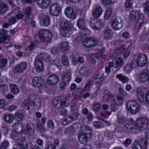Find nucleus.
I'll return each instance as SVG.
<instances>
[{
	"label": "nucleus",
	"instance_id": "obj_1",
	"mask_svg": "<svg viewBox=\"0 0 149 149\" xmlns=\"http://www.w3.org/2000/svg\"><path fill=\"white\" fill-rule=\"evenodd\" d=\"M134 120L131 118L125 120L122 122L125 127L128 130L132 128L146 129L148 125V120L143 117L138 118L134 123Z\"/></svg>",
	"mask_w": 149,
	"mask_h": 149
},
{
	"label": "nucleus",
	"instance_id": "obj_2",
	"mask_svg": "<svg viewBox=\"0 0 149 149\" xmlns=\"http://www.w3.org/2000/svg\"><path fill=\"white\" fill-rule=\"evenodd\" d=\"M72 25L69 22H63L60 23L59 31L61 35L65 37H69L71 34Z\"/></svg>",
	"mask_w": 149,
	"mask_h": 149
},
{
	"label": "nucleus",
	"instance_id": "obj_3",
	"mask_svg": "<svg viewBox=\"0 0 149 149\" xmlns=\"http://www.w3.org/2000/svg\"><path fill=\"white\" fill-rule=\"evenodd\" d=\"M126 106L129 112L132 114H136L139 111L140 105L136 101L129 100L127 102Z\"/></svg>",
	"mask_w": 149,
	"mask_h": 149
},
{
	"label": "nucleus",
	"instance_id": "obj_4",
	"mask_svg": "<svg viewBox=\"0 0 149 149\" xmlns=\"http://www.w3.org/2000/svg\"><path fill=\"white\" fill-rule=\"evenodd\" d=\"M63 1H59L56 3L52 4L50 9V13L53 16H57L61 12Z\"/></svg>",
	"mask_w": 149,
	"mask_h": 149
},
{
	"label": "nucleus",
	"instance_id": "obj_5",
	"mask_svg": "<svg viewBox=\"0 0 149 149\" xmlns=\"http://www.w3.org/2000/svg\"><path fill=\"white\" fill-rule=\"evenodd\" d=\"M38 34V38L41 41L45 42H49L51 41L52 35L49 30L41 29L39 31Z\"/></svg>",
	"mask_w": 149,
	"mask_h": 149
},
{
	"label": "nucleus",
	"instance_id": "obj_6",
	"mask_svg": "<svg viewBox=\"0 0 149 149\" xmlns=\"http://www.w3.org/2000/svg\"><path fill=\"white\" fill-rule=\"evenodd\" d=\"M98 43L97 39L94 38H88L84 40L82 42L83 45L87 48L92 47Z\"/></svg>",
	"mask_w": 149,
	"mask_h": 149
},
{
	"label": "nucleus",
	"instance_id": "obj_7",
	"mask_svg": "<svg viewBox=\"0 0 149 149\" xmlns=\"http://www.w3.org/2000/svg\"><path fill=\"white\" fill-rule=\"evenodd\" d=\"M27 63L25 62H21L16 65L13 70L14 73L19 74L23 72L26 69Z\"/></svg>",
	"mask_w": 149,
	"mask_h": 149
},
{
	"label": "nucleus",
	"instance_id": "obj_8",
	"mask_svg": "<svg viewBox=\"0 0 149 149\" xmlns=\"http://www.w3.org/2000/svg\"><path fill=\"white\" fill-rule=\"evenodd\" d=\"M147 61V57L143 54H140L137 55L136 63L139 67L144 66Z\"/></svg>",
	"mask_w": 149,
	"mask_h": 149
},
{
	"label": "nucleus",
	"instance_id": "obj_9",
	"mask_svg": "<svg viewBox=\"0 0 149 149\" xmlns=\"http://www.w3.org/2000/svg\"><path fill=\"white\" fill-rule=\"evenodd\" d=\"M43 16L40 22V24L45 26H47L49 25L50 23V18L49 16L48 15L47 11L44 10L42 13Z\"/></svg>",
	"mask_w": 149,
	"mask_h": 149
},
{
	"label": "nucleus",
	"instance_id": "obj_10",
	"mask_svg": "<svg viewBox=\"0 0 149 149\" xmlns=\"http://www.w3.org/2000/svg\"><path fill=\"white\" fill-rule=\"evenodd\" d=\"M113 29L115 30L120 29L123 25L121 19L118 17H116L112 22L111 24Z\"/></svg>",
	"mask_w": 149,
	"mask_h": 149
},
{
	"label": "nucleus",
	"instance_id": "obj_11",
	"mask_svg": "<svg viewBox=\"0 0 149 149\" xmlns=\"http://www.w3.org/2000/svg\"><path fill=\"white\" fill-rule=\"evenodd\" d=\"M79 116V114L76 111H74L71 113L70 115H68L65 118L64 121L67 124H69L73 120H77Z\"/></svg>",
	"mask_w": 149,
	"mask_h": 149
},
{
	"label": "nucleus",
	"instance_id": "obj_12",
	"mask_svg": "<svg viewBox=\"0 0 149 149\" xmlns=\"http://www.w3.org/2000/svg\"><path fill=\"white\" fill-rule=\"evenodd\" d=\"M149 77V69L145 68L140 72L139 76V80L142 82L147 81Z\"/></svg>",
	"mask_w": 149,
	"mask_h": 149
},
{
	"label": "nucleus",
	"instance_id": "obj_13",
	"mask_svg": "<svg viewBox=\"0 0 149 149\" xmlns=\"http://www.w3.org/2000/svg\"><path fill=\"white\" fill-rule=\"evenodd\" d=\"M91 27L95 29H100L102 27V22L97 19H91L90 21Z\"/></svg>",
	"mask_w": 149,
	"mask_h": 149
},
{
	"label": "nucleus",
	"instance_id": "obj_14",
	"mask_svg": "<svg viewBox=\"0 0 149 149\" xmlns=\"http://www.w3.org/2000/svg\"><path fill=\"white\" fill-rule=\"evenodd\" d=\"M91 137V136L84 133V131L80 132L79 134L78 139L80 143L85 144L88 142V138H90Z\"/></svg>",
	"mask_w": 149,
	"mask_h": 149
},
{
	"label": "nucleus",
	"instance_id": "obj_15",
	"mask_svg": "<svg viewBox=\"0 0 149 149\" xmlns=\"http://www.w3.org/2000/svg\"><path fill=\"white\" fill-rule=\"evenodd\" d=\"M36 95L31 94L29 96V100H25L24 101L23 104L24 105L27 107L28 108L30 106V102H32V104L34 105L36 104V101H37V99L36 98Z\"/></svg>",
	"mask_w": 149,
	"mask_h": 149
},
{
	"label": "nucleus",
	"instance_id": "obj_16",
	"mask_svg": "<svg viewBox=\"0 0 149 149\" xmlns=\"http://www.w3.org/2000/svg\"><path fill=\"white\" fill-rule=\"evenodd\" d=\"M102 36L104 39L108 40L111 39L113 36V33L111 29L106 28L102 32Z\"/></svg>",
	"mask_w": 149,
	"mask_h": 149
},
{
	"label": "nucleus",
	"instance_id": "obj_17",
	"mask_svg": "<svg viewBox=\"0 0 149 149\" xmlns=\"http://www.w3.org/2000/svg\"><path fill=\"white\" fill-rule=\"evenodd\" d=\"M34 65L36 70L38 72H41L44 69L43 64L39 58H37L35 59Z\"/></svg>",
	"mask_w": 149,
	"mask_h": 149
},
{
	"label": "nucleus",
	"instance_id": "obj_18",
	"mask_svg": "<svg viewBox=\"0 0 149 149\" xmlns=\"http://www.w3.org/2000/svg\"><path fill=\"white\" fill-rule=\"evenodd\" d=\"M47 80L49 84L53 85L57 83L59 81V78L57 76L53 74L48 77Z\"/></svg>",
	"mask_w": 149,
	"mask_h": 149
},
{
	"label": "nucleus",
	"instance_id": "obj_19",
	"mask_svg": "<svg viewBox=\"0 0 149 149\" xmlns=\"http://www.w3.org/2000/svg\"><path fill=\"white\" fill-rule=\"evenodd\" d=\"M13 128L15 131L18 133H23L25 131L23 129V126L20 123H15L13 125Z\"/></svg>",
	"mask_w": 149,
	"mask_h": 149
},
{
	"label": "nucleus",
	"instance_id": "obj_20",
	"mask_svg": "<svg viewBox=\"0 0 149 149\" xmlns=\"http://www.w3.org/2000/svg\"><path fill=\"white\" fill-rule=\"evenodd\" d=\"M65 13L68 17L72 19H74L76 17V15L74 13L73 10L71 7L67 8L65 10Z\"/></svg>",
	"mask_w": 149,
	"mask_h": 149
},
{
	"label": "nucleus",
	"instance_id": "obj_21",
	"mask_svg": "<svg viewBox=\"0 0 149 149\" xmlns=\"http://www.w3.org/2000/svg\"><path fill=\"white\" fill-rule=\"evenodd\" d=\"M50 2V0H37L38 6L42 9L47 7Z\"/></svg>",
	"mask_w": 149,
	"mask_h": 149
},
{
	"label": "nucleus",
	"instance_id": "obj_22",
	"mask_svg": "<svg viewBox=\"0 0 149 149\" xmlns=\"http://www.w3.org/2000/svg\"><path fill=\"white\" fill-rule=\"evenodd\" d=\"M104 93L103 100L104 101H108L111 100L112 102H113L114 99H113V95L110 92L107 90H105L104 91Z\"/></svg>",
	"mask_w": 149,
	"mask_h": 149
},
{
	"label": "nucleus",
	"instance_id": "obj_23",
	"mask_svg": "<svg viewBox=\"0 0 149 149\" xmlns=\"http://www.w3.org/2000/svg\"><path fill=\"white\" fill-rule=\"evenodd\" d=\"M141 149H147L148 145V140L147 138H143L139 142Z\"/></svg>",
	"mask_w": 149,
	"mask_h": 149
},
{
	"label": "nucleus",
	"instance_id": "obj_24",
	"mask_svg": "<svg viewBox=\"0 0 149 149\" xmlns=\"http://www.w3.org/2000/svg\"><path fill=\"white\" fill-rule=\"evenodd\" d=\"M42 81V80L40 77H35L33 78V84L36 87L40 88L41 86Z\"/></svg>",
	"mask_w": 149,
	"mask_h": 149
},
{
	"label": "nucleus",
	"instance_id": "obj_25",
	"mask_svg": "<svg viewBox=\"0 0 149 149\" xmlns=\"http://www.w3.org/2000/svg\"><path fill=\"white\" fill-rule=\"evenodd\" d=\"M60 48L62 52L65 54H67L69 52L70 47L67 42H63L60 46Z\"/></svg>",
	"mask_w": 149,
	"mask_h": 149
},
{
	"label": "nucleus",
	"instance_id": "obj_26",
	"mask_svg": "<svg viewBox=\"0 0 149 149\" xmlns=\"http://www.w3.org/2000/svg\"><path fill=\"white\" fill-rule=\"evenodd\" d=\"M20 143L21 147H23L22 149H31L32 144L30 142L29 143L26 142L25 140L24 139H21Z\"/></svg>",
	"mask_w": 149,
	"mask_h": 149
},
{
	"label": "nucleus",
	"instance_id": "obj_27",
	"mask_svg": "<svg viewBox=\"0 0 149 149\" xmlns=\"http://www.w3.org/2000/svg\"><path fill=\"white\" fill-rule=\"evenodd\" d=\"M63 84L64 86L68 85L71 79V77L70 75L66 73H64L62 76Z\"/></svg>",
	"mask_w": 149,
	"mask_h": 149
},
{
	"label": "nucleus",
	"instance_id": "obj_28",
	"mask_svg": "<svg viewBox=\"0 0 149 149\" xmlns=\"http://www.w3.org/2000/svg\"><path fill=\"white\" fill-rule=\"evenodd\" d=\"M102 11V9L101 7H97L93 13V16L95 18H97L101 15Z\"/></svg>",
	"mask_w": 149,
	"mask_h": 149
},
{
	"label": "nucleus",
	"instance_id": "obj_29",
	"mask_svg": "<svg viewBox=\"0 0 149 149\" xmlns=\"http://www.w3.org/2000/svg\"><path fill=\"white\" fill-rule=\"evenodd\" d=\"M38 57L41 58L42 61L47 62L49 61L50 60L49 55L43 52H41L40 53Z\"/></svg>",
	"mask_w": 149,
	"mask_h": 149
},
{
	"label": "nucleus",
	"instance_id": "obj_30",
	"mask_svg": "<svg viewBox=\"0 0 149 149\" xmlns=\"http://www.w3.org/2000/svg\"><path fill=\"white\" fill-rule=\"evenodd\" d=\"M104 78L102 74L101 75L100 74L98 73L94 76L92 81L94 83H100L102 82Z\"/></svg>",
	"mask_w": 149,
	"mask_h": 149
},
{
	"label": "nucleus",
	"instance_id": "obj_31",
	"mask_svg": "<svg viewBox=\"0 0 149 149\" xmlns=\"http://www.w3.org/2000/svg\"><path fill=\"white\" fill-rule=\"evenodd\" d=\"M79 72L82 75L87 76L89 75L90 74L88 68L86 67H81L79 69Z\"/></svg>",
	"mask_w": 149,
	"mask_h": 149
},
{
	"label": "nucleus",
	"instance_id": "obj_32",
	"mask_svg": "<svg viewBox=\"0 0 149 149\" xmlns=\"http://www.w3.org/2000/svg\"><path fill=\"white\" fill-rule=\"evenodd\" d=\"M116 77L121 81L123 83H127L129 80L128 77L123 75L122 74H117Z\"/></svg>",
	"mask_w": 149,
	"mask_h": 149
},
{
	"label": "nucleus",
	"instance_id": "obj_33",
	"mask_svg": "<svg viewBox=\"0 0 149 149\" xmlns=\"http://www.w3.org/2000/svg\"><path fill=\"white\" fill-rule=\"evenodd\" d=\"M139 15V12L136 10H132L130 14L129 17L131 20H136L138 15Z\"/></svg>",
	"mask_w": 149,
	"mask_h": 149
},
{
	"label": "nucleus",
	"instance_id": "obj_34",
	"mask_svg": "<svg viewBox=\"0 0 149 149\" xmlns=\"http://www.w3.org/2000/svg\"><path fill=\"white\" fill-rule=\"evenodd\" d=\"M11 92L13 94L17 95L19 92V89L17 86L14 84H9Z\"/></svg>",
	"mask_w": 149,
	"mask_h": 149
},
{
	"label": "nucleus",
	"instance_id": "obj_35",
	"mask_svg": "<svg viewBox=\"0 0 149 149\" xmlns=\"http://www.w3.org/2000/svg\"><path fill=\"white\" fill-rule=\"evenodd\" d=\"M77 25L79 28L82 30H84L86 28L84 21L82 19H79L78 20Z\"/></svg>",
	"mask_w": 149,
	"mask_h": 149
},
{
	"label": "nucleus",
	"instance_id": "obj_36",
	"mask_svg": "<svg viewBox=\"0 0 149 149\" xmlns=\"http://www.w3.org/2000/svg\"><path fill=\"white\" fill-rule=\"evenodd\" d=\"M116 98L118 101H116V100L115 99H114L113 103L116 105H118L121 104L124 101V98L122 97L120 95H117Z\"/></svg>",
	"mask_w": 149,
	"mask_h": 149
},
{
	"label": "nucleus",
	"instance_id": "obj_37",
	"mask_svg": "<svg viewBox=\"0 0 149 149\" xmlns=\"http://www.w3.org/2000/svg\"><path fill=\"white\" fill-rule=\"evenodd\" d=\"M116 65L114 68H117L118 67L122 66L123 64V59L121 57H118L116 58L115 60Z\"/></svg>",
	"mask_w": 149,
	"mask_h": 149
},
{
	"label": "nucleus",
	"instance_id": "obj_38",
	"mask_svg": "<svg viewBox=\"0 0 149 149\" xmlns=\"http://www.w3.org/2000/svg\"><path fill=\"white\" fill-rule=\"evenodd\" d=\"M26 129L30 134L32 135L34 132V125L32 123L28 124L27 126Z\"/></svg>",
	"mask_w": 149,
	"mask_h": 149
},
{
	"label": "nucleus",
	"instance_id": "obj_39",
	"mask_svg": "<svg viewBox=\"0 0 149 149\" xmlns=\"http://www.w3.org/2000/svg\"><path fill=\"white\" fill-rule=\"evenodd\" d=\"M4 119L8 123H11L13 121L14 117L12 114H9L4 116Z\"/></svg>",
	"mask_w": 149,
	"mask_h": 149
},
{
	"label": "nucleus",
	"instance_id": "obj_40",
	"mask_svg": "<svg viewBox=\"0 0 149 149\" xmlns=\"http://www.w3.org/2000/svg\"><path fill=\"white\" fill-rule=\"evenodd\" d=\"M61 62L62 64L65 66H68L69 62L68 57L65 55H63L61 56Z\"/></svg>",
	"mask_w": 149,
	"mask_h": 149
},
{
	"label": "nucleus",
	"instance_id": "obj_41",
	"mask_svg": "<svg viewBox=\"0 0 149 149\" xmlns=\"http://www.w3.org/2000/svg\"><path fill=\"white\" fill-rule=\"evenodd\" d=\"M102 56L101 54H92L90 56V58L91 59V62H93V63H95L96 62V60L98 58L101 57Z\"/></svg>",
	"mask_w": 149,
	"mask_h": 149
},
{
	"label": "nucleus",
	"instance_id": "obj_42",
	"mask_svg": "<svg viewBox=\"0 0 149 149\" xmlns=\"http://www.w3.org/2000/svg\"><path fill=\"white\" fill-rule=\"evenodd\" d=\"M8 9L7 5L5 4H1L0 5V14H3L6 12Z\"/></svg>",
	"mask_w": 149,
	"mask_h": 149
},
{
	"label": "nucleus",
	"instance_id": "obj_43",
	"mask_svg": "<svg viewBox=\"0 0 149 149\" xmlns=\"http://www.w3.org/2000/svg\"><path fill=\"white\" fill-rule=\"evenodd\" d=\"M36 126L39 132L43 133L46 132V129L44 128V126L42 125L40 122L38 123Z\"/></svg>",
	"mask_w": 149,
	"mask_h": 149
},
{
	"label": "nucleus",
	"instance_id": "obj_44",
	"mask_svg": "<svg viewBox=\"0 0 149 149\" xmlns=\"http://www.w3.org/2000/svg\"><path fill=\"white\" fill-rule=\"evenodd\" d=\"M38 41L36 40L35 41H32L31 45L29 46V50L31 52L33 51L34 48L38 45Z\"/></svg>",
	"mask_w": 149,
	"mask_h": 149
},
{
	"label": "nucleus",
	"instance_id": "obj_45",
	"mask_svg": "<svg viewBox=\"0 0 149 149\" xmlns=\"http://www.w3.org/2000/svg\"><path fill=\"white\" fill-rule=\"evenodd\" d=\"M112 12V10L111 8H109L106 10L104 16L105 19H108L109 18L111 15Z\"/></svg>",
	"mask_w": 149,
	"mask_h": 149
},
{
	"label": "nucleus",
	"instance_id": "obj_46",
	"mask_svg": "<svg viewBox=\"0 0 149 149\" xmlns=\"http://www.w3.org/2000/svg\"><path fill=\"white\" fill-rule=\"evenodd\" d=\"M144 95L142 92H138L137 94L138 100L140 102H143L144 101Z\"/></svg>",
	"mask_w": 149,
	"mask_h": 149
},
{
	"label": "nucleus",
	"instance_id": "obj_47",
	"mask_svg": "<svg viewBox=\"0 0 149 149\" xmlns=\"http://www.w3.org/2000/svg\"><path fill=\"white\" fill-rule=\"evenodd\" d=\"M75 131L76 130H73V128L71 127L66 128L64 132L67 134L72 135Z\"/></svg>",
	"mask_w": 149,
	"mask_h": 149
},
{
	"label": "nucleus",
	"instance_id": "obj_48",
	"mask_svg": "<svg viewBox=\"0 0 149 149\" xmlns=\"http://www.w3.org/2000/svg\"><path fill=\"white\" fill-rule=\"evenodd\" d=\"M93 109L94 111L97 113L98 112L101 108V105L99 103H95L93 104Z\"/></svg>",
	"mask_w": 149,
	"mask_h": 149
},
{
	"label": "nucleus",
	"instance_id": "obj_49",
	"mask_svg": "<svg viewBox=\"0 0 149 149\" xmlns=\"http://www.w3.org/2000/svg\"><path fill=\"white\" fill-rule=\"evenodd\" d=\"M8 87L4 84H0V92L2 94L6 93L8 92Z\"/></svg>",
	"mask_w": 149,
	"mask_h": 149
},
{
	"label": "nucleus",
	"instance_id": "obj_50",
	"mask_svg": "<svg viewBox=\"0 0 149 149\" xmlns=\"http://www.w3.org/2000/svg\"><path fill=\"white\" fill-rule=\"evenodd\" d=\"M132 0H126L125 3V8L127 10H130L131 9L132 4Z\"/></svg>",
	"mask_w": 149,
	"mask_h": 149
},
{
	"label": "nucleus",
	"instance_id": "obj_51",
	"mask_svg": "<svg viewBox=\"0 0 149 149\" xmlns=\"http://www.w3.org/2000/svg\"><path fill=\"white\" fill-rule=\"evenodd\" d=\"M9 145V142L6 140H4L1 144L0 149H7Z\"/></svg>",
	"mask_w": 149,
	"mask_h": 149
},
{
	"label": "nucleus",
	"instance_id": "obj_52",
	"mask_svg": "<svg viewBox=\"0 0 149 149\" xmlns=\"http://www.w3.org/2000/svg\"><path fill=\"white\" fill-rule=\"evenodd\" d=\"M137 18V23L139 24V25L140 26L143 22L144 17L143 14L139 13V15H138Z\"/></svg>",
	"mask_w": 149,
	"mask_h": 149
},
{
	"label": "nucleus",
	"instance_id": "obj_53",
	"mask_svg": "<svg viewBox=\"0 0 149 149\" xmlns=\"http://www.w3.org/2000/svg\"><path fill=\"white\" fill-rule=\"evenodd\" d=\"M15 117L18 119V121H22L25 119V116L22 113H17L15 114Z\"/></svg>",
	"mask_w": 149,
	"mask_h": 149
},
{
	"label": "nucleus",
	"instance_id": "obj_54",
	"mask_svg": "<svg viewBox=\"0 0 149 149\" xmlns=\"http://www.w3.org/2000/svg\"><path fill=\"white\" fill-rule=\"evenodd\" d=\"M85 130H84L83 131H84V133L91 136L93 131L91 129L90 127L87 125H85Z\"/></svg>",
	"mask_w": 149,
	"mask_h": 149
},
{
	"label": "nucleus",
	"instance_id": "obj_55",
	"mask_svg": "<svg viewBox=\"0 0 149 149\" xmlns=\"http://www.w3.org/2000/svg\"><path fill=\"white\" fill-rule=\"evenodd\" d=\"M8 63L7 59L6 58L1 59L0 60V67L3 68L6 66Z\"/></svg>",
	"mask_w": 149,
	"mask_h": 149
},
{
	"label": "nucleus",
	"instance_id": "obj_56",
	"mask_svg": "<svg viewBox=\"0 0 149 149\" xmlns=\"http://www.w3.org/2000/svg\"><path fill=\"white\" fill-rule=\"evenodd\" d=\"M10 36L9 35H5L0 37V42L3 43L7 39L9 40L10 38Z\"/></svg>",
	"mask_w": 149,
	"mask_h": 149
},
{
	"label": "nucleus",
	"instance_id": "obj_57",
	"mask_svg": "<svg viewBox=\"0 0 149 149\" xmlns=\"http://www.w3.org/2000/svg\"><path fill=\"white\" fill-rule=\"evenodd\" d=\"M83 92V90L81 88H78L76 89L74 92V94L76 96H79L81 95Z\"/></svg>",
	"mask_w": 149,
	"mask_h": 149
},
{
	"label": "nucleus",
	"instance_id": "obj_58",
	"mask_svg": "<svg viewBox=\"0 0 149 149\" xmlns=\"http://www.w3.org/2000/svg\"><path fill=\"white\" fill-rule=\"evenodd\" d=\"M132 67L131 64H127L126 65L124 68V71L127 73H129L132 69Z\"/></svg>",
	"mask_w": 149,
	"mask_h": 149
},
{
	"label": "nucleus",
	"instance_id": "obj_59",
	"mask_svg": "<svg viewBox=\"0 0 149 149\" xmlns=\"http://www.w3.org/2000/svg\"><path fill=\"white\" fill-rule=\"evenodd\" d=\"M32 9L30 7H27L24 10V13L26 16H30L31 12Z\"/></svg>",
	"mask_w": 149,
	"mask_h": 149
},
{
	"label": "nucleus",
	"instance_id": "obj_60",
	"mask_svg": "<svg viewBox=\"0 0 149 149\" xmlns=\"http://www.w3.org/2000/svg\"><path fill=\"white\" fill-rule=\"evenodd\" d=\"M53 64L56 65L59 69L61 68V65H60L61 63L59 60L58 59H56L54 60L53 61Z\"/></svg>",
	"mask_w": 149,
	"mask_h": 149
},
{
	"label": "nucleus",
	"instance_id": "obj_61",
	"mask_svg": "<svg viewBox=\"0 0 149 149\" xmlns=\"http://www.w3.org/2000/svg\"><path fill=\"white\" fill-rule=\"evenodd\" d=\"M119 93L123 97L127 95V93L122 88H119Z\"/></svg>",
	"mask_w": 149,
	"mask_h": 149
},
{
	"label": "nucleus",
	"instance_id": "obj_62",
	"mask_svg": "<svg viewBox=\"0 0 149 149\" xmlns=\"http://www.w3.org/2000/svg\"><path fill=\"white\" fill-rule=\"evenodd\" d=\"M60 105L61 108H64L67 106L68 104L66 101L63 100H61Z\"/></svg>",
	"mask_w": 149,
	"mask_h": 149
},
{
	"label": "nucleus",
	"instance_id": "obj_63",
	"mask_svg": "<svg viewBox=\"0 0 149 149\" xmlns=\"http://www.w3.org/2000/svg\"><path fill=\"white\" fill-rule=\"evenodd\" d=\"M47 127L50 129H53L54 127V124L53 121L51 120L48 121L47 123Z\"/></svg>",
	"mask_w": 149,
	"mask_h": 149
},
{
	"label": "nucleus",
	"instance_id": "obj_64",
	"mask_svg": "<svg viewBox=\"0 0 149 149\" xmlns=\"http://www.w3.org/2000/svg\"><path fill=\"white\" fill-rule=\"evenodd\" d=\"M91 86V82L90 80L88 81V83L86 84L84 88V91H86L89 90L90 87Z\"/></svg>",
	"mask_w": 149,
	"mask_h": 149
}]
</instances>
